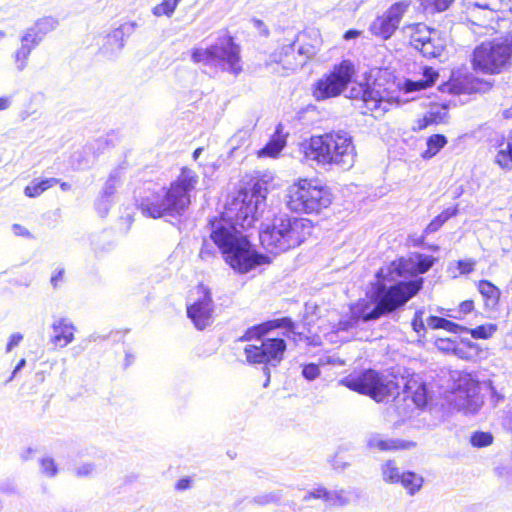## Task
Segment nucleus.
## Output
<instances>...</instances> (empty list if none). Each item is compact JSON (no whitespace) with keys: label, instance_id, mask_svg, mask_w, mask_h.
Here are the masks:
<instances>
[{"label":"nucleus","instance_id":"nucleus-60","mask_svg":"<svg viewBox=\"0 0 512 512\" xmlns=\"http://www.w3.org/2000/svg\"><path fill=\"white\" fill-rule=\"evenodd\" d=\"M64 273L65 271L63 268H59L54 271L51 277V284L54 288H57L59 286V283L63 281Z\"/></svg>","mask_w":512,"mask_h":512},{"label":"nucleus","instance_id":"nucleus-16","mask_svg":"<svg viewBox=\"0 0 512 512\" xmlns=\"http://www.w3.org/2000/svg\"><path fill=\"white\" fill-rule=\"evenodd\" d=\"M407 7L408 4L403 2L392 5L382 16L377 17L371 23V33L383 40L390 38L398 28Z\"/></svg>","mask_w":512,"mask_h":512},{"label":"nucleus","instance_id":"nucleus-48","mask_svg":"<svg viewBox=\"0 0 512 512\" xmlns=\"http://www.w3.org/2000/svg\"><path fill=\"white\" fill-rule=\"evenodd\" d=\"M423 314V311H417L411 323L413 330L418 334V336H421L422 332L426 331L425 324L423 321Z\"/></svg>","mask_w":512,"mask_h":512},{"label":"nucleus","instance_id":"nucleus-11","mask_svg":"<svg viewBox=\"0 0 512 512\" xmlns=\"http://www.w3.org/2000/svg\"><path fill=\"white\" fill-rule=\"evenodd\" d=\"M434 257L415 253L409 258H400L393 261L387 268H381L376 276L378 281H395L396 277L426 273L434 264Z\"/></svg>","mask_w":512,"mask_h":512},{"label":"nucleus","instance_id":"nucleus-3","mask_svg":"<svg viewBox=\"0 0 512 512\" xmlns=\"http://www.w3.org/2000/svg\"><path fill=\"white\" fill-rule=\"evenodd\" d=\"M198 183V175L187 168L181 170L177 180L168 189L161 188L142 200L140 207L145 215L152 218L178 217L190 204V192Z\"/></svg>","mask_w":512,"mask_h":512},{"label":"nucleus","instance_id":"nucleus-46","mask_svg":"<svg viewBox=\"0 0 512 512\" xmlns=\"http://www.w3.org/2000/svg\"><path fill=\"white\" fill-rule=\"evenodd\" d=\"M302 375L308 381L315 380L320 375V368L314 363H309L304 365Z\"/></svg>","mask_w":512,"mask_h":512},{"label":"nucleus","instance_id":"nucleus-41","mask_svg":"<svg viewBox=\"0 0 512 512\" xmlns=\"http://www.w3.org/2000/svg\"><path fill=\"white\" fill-rule=\"evenodd\" d=\"M180 1L181 0H163L162 3L153 8V14L158 17L162 15L170 17Z\"/></svg>","mask_w":512,"mask_h":512},{"label":"nucleus","instance_id":"nucleus-23","mask_svg":"<svg viewBox=\"0 0 512 512\" xmlns=\"http://www.w3.org/2000/svg\"><path fill=\"white\" fill-rule=\"evenodd\" d=\"M400 381L405 397H411L417 407H424L427 403V391L425 384L420 380L419 376L401 377Z\"/></svg>","mask_w":512,"mask_h":512},{"label":"nucleus","instance_id":"nucleus-53","mask_svg":"<svg viewBox=\"0 0 512 512\" xmlns=\"http://www.w3.org/2000/svg\"><path fill=\"white\" fill-rule=\"evenodd\" d=\"M94 465L91 463H84L75 468V475L78 477H87L92 474Z\"/></svg>","mask_w":512,"mask_h":512},{"label":"nucleus","instance_id":"nucleus-37","mask_svg":"<svg viewBox=\"0 0 512 512\" xmlns=\"http://www.w3.org/2000/svg\"><path fill=\"white\" fill-rule=\"evenodd\" d=\"M454 0H420L424 11L430 14L443 12L449 8Z\"/></svg>","mask_w":512,"mask_h":512},{"label":"nucleus","instance_id":"nucleus-32","mask_svg":"<svg viewBox=\"0 0 512 512\" xmlns=\"http://www.w3.org/2000/svg\"><path fill=\"white\" fill-rule=\"evenodd\" d=\"M21 46L19 51L30 56L33 49H35L41 42V36H37L33 30H25L21 36Z\"/></svg>","mask_w":512,"mask_h":512},{"label":"nucleus","instance_id":"nucleus-38","mask_svg":"<svg viewBox=\"0 0 512 512\" xmlns=\"http://www.w3.org/2000/svg\"><path fill=\"white\" fill-rule=\"evenodd\" d=\"M442 90L452 94H463L468 93L470 90L469 83L459 78H452L449 82L443 85Z\"/></svg>","mask_w":512,"mask_h":512},{"label":"nucleus","instance_id":"nucleus-33","mask_svg":"<svg viewBox=\"0 0 512 512\" xmlns=\"http://www.w3.org/2000/svg\"><path fill=\"white\" fill-rule=\"evenodd\" d=\"M447 144V139L444 135L435 134L428 138L427 140V150H425L422 154L423 158H432L435 156L445 145Z\"/></svg>","mask_w":512,"mask_h":512},{"label":"nucleus","instance_id":"nucleus-59","mask_svg":"<svg viewBox=\"0 0 512 512\" xmlns=\"http://www.w3.org/2000/svg\"><path fill=\"white\" fill-rule=\"evenodd\" d=\"M441 329H445V330L453 332V333H458V332L464 330V328L462 326H460L459 324L449 321L445 318H443Z\"/></svg>","mask_w":512,"mask_h":512},{"label":"nucleus","instance_id":"nucleus-34","mask_svg":"<svg viewBox=\"0 0 512 512\" xmlns=\"http://www.w3.org/2000/svg\"><path fill=\"white\" fill-rule=\"evenodd\" d=\"M458 213V208H448L445 211H443L441 214L436 216L426 227L425 233L430 234L438 231L442 225L449 220L451 217L455 216Z\"/></svg>","mask_w":512,"mask_h":512},{"label":"nucleus","instance_id":"nucleus-29","mask_svg":"<svg viewBox=\"0 0 512 512\" xmlns=\"http://www.w3.org/2000/svg\"><path fill=\"white\" fill-rule=\"evenodd\" d=\"M423 78L418 81H407L405 84L408 92L426 89L432 86L438 78V72L432 67L423 68Z\"/></svg>","mask_w":512,"mask_h":512},{"label":"nucleus","instance_id":"nucleus-14","mask_svg":"<svg viewBox=\"0 0 512 512\" xmlns=\"http://www.w3.org/2000/svg\"><path fill=\"white\" fill-rule=\"evenodd\" d=\"M452 401L455 407L465 414L477 413L483 404L479 383L469 375L461 377Z\"/></svg>","mask_w":512,"mask_h":512},{"label":"nucleus","instance_id":"nucleus-1","mask_svg":"<svg viewBox=\"0 0 512 512\" xmlns=\"http://www.w3.org/2000/svg\"><path fill=\"white\" fill-rule=\"evenodd\" d=\"M266 189L256 183L251 190H240L220 217L209 221L210 238L221 251L225 262L236 272L245 274L267 261L256 252L247 236L238 230L249 228L265 206Z\"/></svg>","mask_w":512,"mask_h":512},{"label":"nucleus","instance_id":"nucleus-47","mask_svg":"<svg viewBox=\"0 0 512 512\" xmlns=\"http://www.w3.org/2000/svg\"><path fill=\"white\" fill-rule=\"evenodd\" d=\"M29 56L25 53H22L18 49L13 54V60L15 68L18 72H22L28 64Z\"/></svg>","mask_w":512,"mask_h":512},{"label":"nucleus","instance_id":"nucleus-24","mask_svg":"<svg viewBox=\"0 0 512 512\" xmlns=\"http://www.w3.org/2000/svg\"><path fill=\"white\" fill-rule=\"evenodd\" d=\"M134 26V23L125 24L109 33L102 46L104 53L111 55L118 53L124 47V36L126 32H130Z\"/></svg>","mask_w":512,"mask_h":512},{"label":"nucleus","instance_id":"nucleus-35","mask_svg":"<svg viewBox=\"0 0 512 512\" xmlns=\"http://www.w3.org/2000/svg\"><path fill=\"white\" fill-rule=\"evenodd\" d=\"M402 472L394 460H388L382 465V476L385 482L398 484Z\"/></svg>","mask_w":512,"mask_h":512},{"label":"nucleus","instance_id":"nucleus-61","mask_svg":"<svg viewBox=\"0 0 512 512\" xmlns=\"http://www.w3.org/2000/svg\"><path fill=\"white\" fill-rule=\"evenodd\" d=\"M443 318L437 316H430L427 319V325L432 329H441Z\"/></svg>","mask_w":512,"mask_h":512},{"label":"nucleus","instance_id":"nucleus-44","mask_svg":"<svg viewBox=\"0 0 512 512\" xmlns=\"http://www.w3.org/2000/svg\"><path fill=\"white\" fill-rule=\"evenodd\" d=\"M329 461L334 470H344L350 464L349 459L343 453V450L337 451Z\"/></svg>","mask_w":512,"mask_h":512},{"label":"nucleus","instance_id":"nucleus-30","mask_svg":"<svg viewBox=\"0 0 512 512\" xmlns=\"http://www.w3.org/2000/svg\"><path fill=\"white\" fill-rule=\"evenodd\" d=\"M58 183V179L56 178H47V179H35L30 185L26 186L24 189V194L27 197L35 198L40 196L44 191L53 187Z\"/></svg>","mask_w":512,"mask_h":512},{"label":"nucleus","instance_id":"nucleus-54","mask_svg":"<svg viewBox=\"0 0 512 512\" xmlns=\"http://www.w3.org/2000/svg\"><path fill=\"white\" fill-rule=\"evenodd\" d=\"M476 262L474 260H460L458 261V269L461 274H469L474 270Z\"/></svg>","mask_w":512,"mask_h":512},{"label":"nucleus","instance_id":"nucleus-5","mask_svg":"<svg viewBox=\"0 0 512 512\" xmlns=\"http://www.w3.org/2000/svg\"><path fill=\"white\" fill-rule=\"evenodd\" d=\"M301 149L307 161H315L321 166L335 165L348 170L356 160L352 137L342 130L313 136L302 144Z\"/></svg>","mask_w":512,"mask_h":512},{"label":"nucleus","instance_id":"nucleus-18","mask_svg":"<svg viewBox=\"0 0 512 512\" xmlns=\"http://www.w3.org/2000/svg\"><path fill=\"white\" fill-rule=\"evenodd\" d=\"M294 327V322L288 317L270 320L265 323L248 328L244 335L240 337V341H250L253 339H259L265 334H267L269 331L276 328H286L287 332H285L284 335L286 337H290V333L296 335V333L294 332Z\"/></svg>","mask_w":512,"mask_h":512},{"label":"nucleus","instance_id":"nucleus-40","mask_svg":"<svg viewBox=\"0 0 512 512\" xmlns=\"http://www.w3.org/2000/svg\"><path fill=\"white\" fill-rule=\"evenodd\" d=\"M369 448H401L395 441L385 438L383 435H371L368 440Z\"/></svg>","mask_w":512,"mask_h":512},{"label":"nucleus","instance_id":"nucleus-49","mask_svg":"<svg viewBox=\"0 0 512 512\" xmlns=\"http://www.w3.org/2000/svg\"><path fill=\"white\" fill-rule=\"evenodd\" d=\"M436 347L444 352H455L456 351V343L450 338H438L435 341Z\"/></svg>","mask_w":512,"mask_h":512},{"label":"nucleus","instance_id":"nucleus-21","mask_svg":"<svg viewBox=\"0 0 512 512\" xmlns=\"http://www.w3.org/2000/svg\"><path fill=\"white\" fill-rule=\"evenodd\" d=\"M51 329L52 335L50 341L56 347L64 348L74 340L76 328L66 317H54Z\"/></svg>","mask_w":512,"mask_h":512},{"label":"nucleus","instance_id":"nucleus-19","mask_svg":"<svg viewBox=\"0 0 512 512\" xmlns=\"http://www.w3.org/2000/svg\"><path fill=\"white\" fill-rule=\"evenodd\" d=\"M293 39L295 40V43L297 41L300 42L297 51L298 57L303 59V65L308 59L313 58L318 53L322 45L320 32L316 29H310L299 33Z\"/></svg>","mask_w":512,"mask_h":512},{"label":"nucleus","instance_id":"nucleus-28","mask_svg":"<svg viewBox=\"0 0 512 512\" xmlns=\"http://www.w3.org/2000/svg\"><path fill=\"white\" fill-rule=\"evenodd\" d=\"M106 146L107 141L102 138L96 139L93 142L89 143L87 146H85L83 151L86 157L85 159L78 161V168L83 169L92 164L96 159L97 155L101 153Z\"/></svg>","mask_w":512,"mask_h":512},{"label":"nucleus","instance_id":"nucleus-15","mask_svg":"<svg viewBox=\"0 0 512 512\" xmlns=\"http://www.w3.org/2000/svg\"><path fill=\"white\" fill-rule=\"evenodd\" d=\"M350 98L359 99L362 103L359 106L363 114H371L374 118L382 117L391 106L382 92L374 87L362 86L353 87L350 90Z\"/></svg>","mask_w":512,"mask_h":512},{"label":"nucleus","instance_id":"nucleus-36","mask_svg":"<svg viewBox=\"0 0 512 512\" xmlns=\"http://www.w3.org/2000/svg\"><path fill=\"white\" fill-rule=\"evenodd\" d=\"M58 25V21L53 17H44L39 19L33 27L28 28L27 30H33L37 36H41V40L43 37L53 31Z\"/></svg>","mask_w":512,"mask_h":512},{"label":"nucleus","instance_id":"nucleus-64","mask_svg":"<svg viewBox=\"0 0 512 512\" xmlns=\"http://www.w3.org/2000/svg\"><path fill=\"white\" fill-rule=\"evenodd\" d=\"M487 2H488V0H470L469 5L473 6V7L480 8V9H487L488 8V5H486V4H488Z\"/></svg>","mask_w":512,"mask_h":512},{"label":"nucleus","instance_id":"nucleus-42","mask_svg":"<svg viewBox=\"0 0 512 512\" xmlns=\"http://www.w3.org/2000/svg\"><path fill=\"white\" fill-rule=\"evenodd\" d=\"M470 442L474 447H487L493 443V436L490 432L476 431L471 435Z\"/></svg>","mask_w":512,"mask_h":512},{"label":"nucleus","instance_id":"nucleus-9","mask_svg":"<svg viewBox=\"0 0 512 512\" xmlns=\"http://www.w3.org/2000/svg\"><path fill=\"white\" fill-rule=\"evenodd\" d=\"M343 383L349 389L370 396L376 402L388 401L399 395L400 382L379 372L368 369L357 376L346 378Z\"/></svg>","mask_w":512,"mask_h":512},{"label":"nucleus","instance_id":"nucleus-56","mask_svg":"<svg viewBox=\"0 0 512 512\" xmlns=\"http://www.w3.org/2000/svg\"><path fill=\"white\" fill-rule=\"evenodd\" d=\"M12 231L16 236L24 237V238H28V239L33 238L30 231L26 227H24L20 224H13Z\"/></svg>","mask_w":512,"mask_h":512},{"label":"nucleus","instance_id":"nucleus-52","mask_svg":"<svg viewBox=\"0 0 512 512\" xmlns=\"http://www.w3.org/2000/svg\"><path fill=\"white\" fill-rule=\"evenodd\" d=\"M510 0H488L487 10L499 12L509 6Z\"/></svg>","mask_w":512,"mask_h":512},{"label":"nucleus","instance_id":"nucleus-25","mask_svg":"<svg viewBox=\"0 0 512 512\" xmlns=\"http://www.w3.org/2000/svg\"><path fill=\"white\" fill-rule=\"evenodd\" d=\"M286 145L283 125L279 123L270 141L258 152L259 157H276Z\"/></svg>","mask_w":512,"mask_h":512},{"label":"nucleus","instance_id":"nucleus-4","mask_svg":"<svg viewBox=\"0 0 512 512\" xmlns=\"http://www.w3.org/2000/svg\"><path fill=\"white\" fill-rule=\"evenodd\" d=\"M312 229L310 220L280 213L272 219L266 217L261 224L259 238L268 252L278 254L302 244L311 235Z\"/></svg>","mask_w":512,"mask_h":512},{"label":"nucleus","instance_id":"nucleus-62","mask_svg":"<svg viewBox=\"0 0 512 512\" xmlns=\"http://www.w3.org/2000/svg\"><path fill=\"white\" fill-rule=\"evenodd\" d=\"M474 308V303L471 300L463 301L459 306V311L463 314L470 313Z\"/></svg>","mask_w":512,"mask_h":512},{"label":"nucleus","instance_id":"nucleus-10","mask_svg":"<svg viewBox=\"0 0 512 512\" xmlns=\"http://www.w3.org/2000/svg\"><path fill=\"white\" fill-rule=\"evenodd\" d=\"M355 73V68L349 60H343L335 65L333 70L319 78L312 87V95L317 101L337 97L347 88Z\"/></svg>","mask_w":512,"mask_h":512},{"label":"nucleus","instance_id":"nucleus-39","mask_svg":"<svg viewBox=\"0 0 512 512\" xmlns=\"http://www.w3.org/2000/svg\"><path fill=\"white\" fill-rule=\"evenodd\" d=\"M119 184H120V171L114 170L110 174L109 178L107 179V181L103 187L101 196L111 199V197L116 192V189L119 186Z\"/></svg>","mask_w":512,"mask_h":512},{"label":"nucleus","instance_id":"nucleus-50","mask_svg":"<svg viewBox=\"0 0 512 512\" xmlns=\"http://www.w3.org/2000/svg\"><path fill=\"white\" fill-rule=\"evenodd\" d=\"M280 497L281 496H280L279 493L272 492V493H268V494H264V495L255 497L253 499V501L255 503H258V504H261V505H265V504H269V503L278 501L280 499Z\"/></svg>","mask_w":512,"mask_h":512},{"label":"nucleus","instance_id":"nucleus-51","mask_svg":"<svg viewBox=\"0 0 512 512\" xmlns=\"http://www.w3.org/2000/svg\"><path fill=\"white\" fill-rule=\"evenodd\" d=\"M110 206L111 199L105 198L103 196H101L96 203V209L102 217L108 213Z\"/></svg>","mask_w":512,"mask_h":512},{"label":"nucleus","instance_id":"nucleus-22","mask_svg":"<svg viewBox=\"0 0 512 512\" xmlns=\"http://www.w3.org/2000/svg\"><path fill=\"white\" fill-rule=\"evenodd\" d=\"M295 40H289V43L283 44L276 49L271 55V62L281 64L286 70H295L299 66H303V59L298 57V51H295Z\"/></svg>","mask_w":512,"mask_h":512},{"label":"nucleus","instance_id":"nucleus-58","mask_svg":"<svg viewBox=\"0 0 512 512\" xmlns=\"http://www.w3.org/2000/svg\"><path fill=\"white\" fill-rule=\"evenodd\" d=\"M193 479L191 477H184L179 479L175 484L177 491H185L192 487Z\"/></svg>","mask_w":512,"mask_h":512},{"label":"nucleus","instance_id":"nucleus-57","mask_svg":"<svg viewBox=\"0 0 512 512\" xmlns=\"http://www.w3.org/2000/svg\"><path fill=\"white\" fill-rule=\"evenodd\" d=\"M23 335L21 333H13L9 337V341L6 346V352H11L14 347L18 346L19 343L22 341Z\"/></svg>","mask_w":512,"mask_h":512},{"label":"nucleus","instance_id":"nucleus-13","mask_svg":"<svg viewBox=\"0 0 512 512\" xmlns=\"http://www.w3.org/2000/svg\"><path fill=\"white\" fill-rule=\"evenodd\" d=\"M410 44L424 57L436 58L444 51L446 39L438 30L419 23L411 27Z\"/></svg>","mask_w":512,"mask_h":512},{"label":"nucleus","instance_id":"nucleus-20","mask_svg":"<svg viewBox=\"0 0 512 512\" xmlns=\"http://www.w3.org/2000/svg\"><path fill=\"white\" fill-rule=\"evenodd\" d=\"M310 499L323 500L328 506L343 507L350 502V494L344 489L328 490L323 486H318L303 497L304 501Z\"/></svg>","mask_w":512,"mask_h":512},{"label":"nucleus","instance_id":"nucleus-63","mask_svg":"<svg viewBox=\"0 0 512 512\" xmlns=\"http://www.w3.org/2000/svg\"><path fill=\"white\" fill-rule=\"evenodd\" d=\"M422 122L423 123L419 124V128L420 129L427 127L430 123L437 122L435 113L434 112H430L429 115H426L423 118Z\"/></svg>","mask_w":512,"mask_h":512},{"label":"nucleus","instance_id":"nucleus-55","mask_svg":"<svg viewBox=\"0 0 512 512\" xmlns=\"http://www.w3.org/2000/svg\"><path fill=\"white\" fill-rule=\"evenodd\" d=\"M213 255H214L213 247L209 243L204 241V243L201 247V250L199 252V257L202 260L208 261L210 258L213 257Z\"/></svg>","mask_w":512,"mask_h":512},{"label":"nucleus","instance_id":"nucleus-8","mask_svg":"<svg viewBox=\"0 0 512 512\" xmlns=\"http://www.w3.org/2000/svg\"><path fill=\"white\" fill-rule=\"evenodd\" d=\"M191 59L196 64L215 67L234 76L242 71L240 49L231 37L220 38L207 48H194Z\"/></svg>","mask_w":512,"mask_h":512},{"label":"nucleus","instance_id":"nucleus-27","mask_svg":"<svg viewBox=\"0 0 512 512\" xmlns=\"http://www.w3.org/2000/svg\"><path fill=\"white\" fill-rule=\"evenodd\" d=\"M398 484H401L408 495L414 496L422 489L424 478L415 472L404 471Z\"/></svg>","mask_w":512,"mask_h":512},{"label":"nucleus","instance_id":"nucleus-43","mask_svg":"<svg viewBox=\"0 0 512 512\" xmlns=\"http://www.w3.org/2000/svg\"><path fill=\"white\" fill-rule=\"evenodd\" d=\"M497 330L495 324L480 325L470 330V334L475 339H487L491 337Z\"/></svg>","mask_w":512,"mask_h":512},{"label":"nucleus","instance_id":"nucleus-6","mask_svg":"<svg viewBox=\"0 0 512 512\" xmlns=\"http://www.w3.org/2000/svg\"><path fill=\"white\" fill-rule=\"evenodd\" d=\"M494 33L504 35L503 41L484 42L473 52L472 64L475 70L483 73H499L512 66V20L498 18Z\"/></svg>","mask_w":512,"mask_h":512},{"label":"nucleus","instance_id":"nucleus-2","mask_svg":"<svg viewBox=\"0 0 512 512\" xmlns=\"http://www.w3.org/2000/svg\"><path fill=\"white\" fill-rule=\"evenodd\" d=\"M422 283V278L399 281L389 287L385 283L379 282L370 292L369 299L358 304L353 316L368 322L392 313L416 295L421 289Z\"/></svg>","mask_w":512,"mask_h":512},{"label":"nucleus","instance_id":"nucleus-45","mask_svg":"<svg viewBox=\"0 0 512 512\" xmlns=\"http://www.w3.org/2000/svg\"><path fill=\"white\" fill-rule=\"evenodd\" d=\"M42 473L53 477L57 474V466L52 458H42L40 461Z\"/></svg>","mask_w":512,"mask_h":512},{"label":"nucleus","instance_id":"nucleus-17","mask_svg":"<svg viewBox=\"0 0 512 512\" xmlns=\"http://www.w3.org/2000/svg\"><path fill=\"white\" fill-rule=\"evenodd\" d=\"M213 302L209 291L195 303L187 307V315L199 330L205 329L212 323Z\"/></svg>","mask_w":512,"mask_h":512},{"label":"nucleus","instance_id":"nucleus-12","mask_svg":"<svg viewBox=\"0 0 512 512\" xmlns=\"http://www.w3.org/2000/svg\"><path fill=\"white\" fill-rule=\"evenodd\" d=\"M286 342L282 338H265L258 345L244 348L246 360L250 364H265L276 367L284 357Z\"/></svg>","mask_w":512,"mask_h":512},{"label":"nucleus","instance_id":"nucleus-7","mask_svg":"<svg viewBox=\"0 0 512 512\" xmlns=\"http://www.w3.org/2000/svg\"><path fill=\"white\" fill-rule=\"evenodd\" d=\"M287 207L296 213H319L332 202L329 190L317 179H300L288 188Z\"/></svg>","mask_w":512,"mask_h":512},{"label":"nucleus","instance_id":"nucleus-31","mask_svg":"<svg viewBox=\"0 0 512 512\" xmlns=\"http://www.w3.org/2000/svg\"><path fill=\"white\" fill-rule=\"evenodd\" d=\"M478 290L486 300V306L494 307L499 300L500 290L487 280H481L478 283Z\"/></svg>","mask_w":512,"mask_h":512},{"label":"nucleus","instance_id":"nucleus-26","mask_svg":"<svg viewBox=\"0 0 512 512\" xmlns=\"http://www.w3.org/2000/svg\"><path fill=\"white\" fill-rule=\"evenodd\" d=\"M495 163L502 169H512V130L507 139H502L498 145V151L495 156Z\"/></svg>","mask_w":512,"mask_h":512}]
</instances>
